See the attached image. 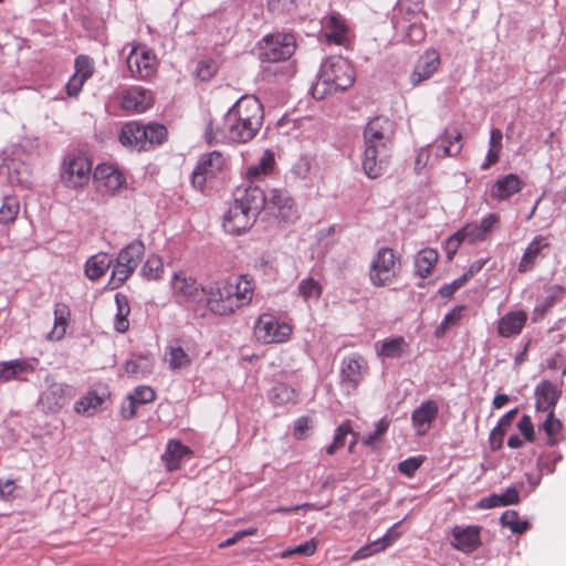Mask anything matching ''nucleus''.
Listing matches in <instances>:
<instances>
[{"label":"nucleus","instance_id":"obj_1","mask_svg":"<svg viewBox=\"0 0 566 566\" xmlns=\"http://www.w3.org/2000/svg\"><path fill=\"white\" fill-rule=\"evenodd\" d=\"M264 119L261 102L252 95L239 98L221 119H211L205 132L208 144H244L252 140Z\"/></svg>","mask_w":566,"mask_h":566},{"label":"nucleus","instance_id":"obj_2","mask_svg":"<svg viewBox=\"0 0 566 566\" xmlns=\"http://www.w3.org/2000/svg\"><path fill=\"white\" fill-rule=\"evenodd\" d=\"M394 124L385 116L370 119L364 129L363 169L371 178L385 174L394 147Z\"/></svg>","mask_w":566,"mask_h":566},{"label":"nucleus","instance_id":"obj_3","mask_svg":"<svg viewBox=\"0 0 566 566\" xmlns=\"http://www.w3.org/2000/svg\"><path fill=\"white\" fill-rule=\"evenodd\" d=\"M254 281L249 275H235L213 282L207 289L206 307L219 316H230L251 304Z\"/></svg>","mask_w":566,"mask_h":566},{"label":"nucleus","instance_id":"obj_4","mask_svg":"<svg viewBox=\"0 0 566 566\" xmlns=\"http://www.w3.org/2000/svg\"><path fill=\"white\" fill-rule=\"evenodd\" d=\"M355 82V71L342 56L326 59L319 69L316 82L312 86L315 99H324L337 92L349 88Z\"/></svg>","mask_w":566,"mask_h":566},{"label":"nucleus","instance_id":"obj_5","mask_svg":"<svg viewBox=\"0 0 566 566\" xmlns=\"http://www.w3.org/2000/svg\"><path fill=\"white\" fill-rule=\"evenodd\" d=\"M170 290L175 302L191 310L198 316H205L207 289L186 271H176L170 279Z\"/></svg>","mask_w":566,"mask_h":566},{"label":"nucleus","instance_id":"obj_6","mask_svg":"<svg viewBox=\"0 0 566 566\" xmlns=\"http://www.w3.org/2000/svg\"><path fill=\"white\" fill-rule=\"evenodd\" d=\"M401 262L390 248H380L369 266V280L376 287L392 284L400 275Z\"/></svg>","mask_w":566,"mask_h":566},{"label":"nucleus","instance_id":"obj_7","mask_svg":"<svg viewBox=\"0 0 566 566\" xmlns=\"http://www.w3.org/2000/svg\"><path fill=\"white\" fill-rule=\"evenodd\" d=\"M292 334V325L271 313L261 314L253 326L255 340L263 345L285 343Z\"/></svg>","mask_w":566,"mask_h":566},{"label":"nucleus","instance_id":"obj_8","mask_svg":"<svg viewBox=\"0 0 566 566\" xmlns=\"http://www.w3.org/2000/svg\"><path fill=\"white\" fill-rule=\"evenodd\" d=\"M295 51V39L290 33H275L259 42V57L263 62L276 63L287 60Z\"/></svg>","mask_w":566,"mask_h":566},{"label":"nucleus","instance_id":"obj_9","mask_svg":"<svg viewBox=\"0 0 566 566\" xmlns=\"http://www.w3.org/2000/svg\"><path fill=\"white\" fill-rule=\"evenodd\" d=\"M92 161L85 155H70L62 165L61 181L67 188L77 189L88 184Z\"/></svg>","mask_w":566,"mask_h":566},{"label":"nucleus","instance_id":"obj_10","mask_svg":"<svg viewBox=\"0 0 566 566\" xmlns=\"http://www.w3.org/2000/svg\"><path fill=\"white\" fill-rule=\"evenodd\" d=\"M48 386L41 392L39 406L46 413H56L74 397V388L64 382L46 378Z\"/></svg>","mask_w":566,"mask_h":566},{"label":"nucleus","instance_id":"obj_11","mask_svg":"<svg viewBox=\"0 0 566 566\" xmlns=\"http://www.w3.org/2000/svg\"><path fill=\"white\" fill-rule=\"evenodd\" d=\"M126 62L132 77L136 80H149L157 72L156 55L145 45L133 46Z\"/></svg>","mask_w":566,"mask_h":566},{"label":"nucleus","instance_id":"obj_12","mask_svg":"<svg viewBox=\"0 0 566 566\" xmlns=\"http://www.w3.org/2000/svg\"><path fill=\"white\" fill-rule=\"evenodd\" d=\"M96 189L104 195H115L126 185L125 175L114 165L99 164L93 171Z\"/></svg>","mask_w":566,"mask_h":566},{"label":"nucleus","instance_id":"obj_13","mask_svg":"<svg viewBox=\"0 0 566 566\" xmlns=\"http://www.w3.org/2000/svg\"><path fill=\"white\" fill-rule=\"evenodd\" d=\"M226 165L223 155L213 150L201 156L191 177V182L195 188L202 190L208 179H211L219 174Z\"/></svg>","mask_w":566,"mask_h":566},{"label":"nucleus","instance_id":"obj_14","mask_svg":"<svg viewBox=\"0 0 566 566\" xmlns=\"http://www.w3.org/2000/svg\"><path fill=\"white\" fill-rule=\"evenodd\" d=\"M154 93L142 86H130L119 94V106L127 114H140L153 107Z\"/></svg>","mask_w":566,"mask_h":566},{"label":"nucleus","instance_id":"obj_15","mask_svg":"<svg viewBox=\"0 0 566 566\" xmlns=\"http://www.w3.org/2000/svg\"><path fill=\"white\" fill-rule=\"evenodd\" d=\"M255 220L254 214L233 201L223 217V229L230 234L239 235L248 231Z\"/></svg>","mask_w":566,"mask_h":566},{"label":"nucleus","instance_id":"obj_16","mask_svg":"<svg viewBox=\"0 0 566 566\" xmlns=\"http://www.w3.org/2000/svg\"><path fill=\"white\" fill-rule=\"evenodd\" d=\"M233 201L258 217L265 206V193L258 185L248 182L235 189Z\"/></svg>","mask_w":566,"mask_h":566},{"label":"nucleus","instance_id":"obj_17","mask_svg":"<svg viewBox=\"0 0 566 566\" xmlns=\"http://www.w3.org/2000/svg\"><path fill=\"white\" fill-rule=\"evenodd\" d=\"M439 415V406L434 400L422 401L411 413V423L416 433L426 436Z\"/></svg>","mask_w":566,"mask_h":566},{"label":"nucleus","instance_id":"obj_18","mask_svg":"<svg viewBox=\"0 0 566 566\" xmlns=\"http://www.w3.org/2000/svg\"><path fill=\"white\" fill-rule=\"evenodd\" d=\"M282 220H290L294 216V201L285 189L273 188L265 195V206Z\"/></svg>","mask_w":566,"mask_h":566},{"label":"nucleus","instance_id":"obj_19","mask_svg":"<svg viewBox=\"0 0 566 566\" xmlns=\"http://www.w3.org/2000/svg\"><path fill=\"white\" fill-rule=\"evenodd\" d=\"M481 530L479 525H469L465 527L455 525L451 531L453 538L451 542L452 547L463 553L475 551L481 545Z\"/></svg>","mask_w":566,"mask_h":566},{"label":"nucleus","instance_id":"obj_20","mask_svg":"<svg viewBox=\"0 0 566 566\" xmlns=\"http://www.w3.org/2000/svg\"><path fill=\"white\" fill-rule=\"evenodd\" d=\"M324 34L328 42L347 46L350 42L346 20L337 12H332L323 20Z\"/></svg>","mask_w":566,"mask_h":566},{"label":"nucleus","instance_id":"obj_21","mask_svg":"<svg viewBox=\"0 0 566 566\" xmlns=\"http://www.w3.org/2000/svg\"><path fill=\"white\" fill-rule=\"evenodd\" d=\"M528 314L524 310L505 313L496 322V333L500 337L511 338L518 336L526 326Z\"/></svg>","mask_w":566,"mask_h":566},{"label":"nucleus","instance_id":"obj_22","mask_svg":"<svg viewBox=\"0 0 566 566\" xmlns=\"http://www.w3.org/2000/svg\"><path fill=\"white\" fill-rule=\"evenodd\" d=\"M146 136L145 125L137 120H130L123 125L118 138L125 147L137 151H147Z\"/></svg>","mask_w":566,"mask_h":566},{"label":"nucleus","instance_id":"obj_23","mask_svg":"<svg viewBox=\"0 0 566 566\" xmlns=\"http://www.w3.org/2000/svg\"><path fill=\"white\" fill-rule=\"evenodd\" d=\"M560 390L549 380L541 381L535 388V406L537 411L546 413L555 412L559 400Z\"/></svg>","mask_w":566,"mask_h":566},{"label":"nucleus","instance_id":"obj_24","mask_svg":"<svg viewBox=\"0 0 566 566\" xmlns=\"http://www.w3.org/2000/svg\"><path fill=\"white\" fill-rule=\"evenodd\" d=\"M440 65V56L436 51H427L418 60L415 70L410 74V82L413 86L431 77Z\"/></svg>","mask_w":566,"mask_h":566},{"label":"nucleus","instance_id":"obj_25","mask_svg":"<svg viewBox=\"0 0 566 566\" xmlns=\"http://www.w3.org/2000/svg\"><path fill=\"white\" fill-rule=\"evenodd\" d=\"M54 323L52 329L45 335L49 342H60L64 338L71 322V308L67 304L59 302L53 308Z\"/></svg>","mask_w":566,"mask_h":566},{"label":"nucleus","instance_id":"obj_26","mask_svg":"<svg viewBox=\"0 0 566 566\" xmlns=\"http://www.w3.org/2000/svg\"><path fill=\"white\" fill-rule=\"evenodd\" d=\"M368 369L366 359L358 354L350 355L343 360L342 378L356 387Z\"/></svg>","mask_w":566,"mask_h":566},{"label":"nucleus","instance_id":"obj_27","mask_svg":"<svg viewBox=\"0 0 566 566\" xmlns=\"http://www.w3.org/2000/svg\"><path fill=\"white\" fill-rule=\"evenodd\" d=\"M524 186L523 180L515 174H509L497 179L491 188L490 196L495 200H507L520 192Z\"/></svg>","mask_w":566,"mask_h":566},{"label":"nucleus","instance_id":"obj_28","mask_svg":"<svg viewBox=\"0 0 566 566\" xmlns=\"http://www.w3.org/2000/svg\"><path fill=\"white\" fill-rule=\"evenodd\" d=\"M380 358H401L409 353L410 345L402 336L388 337L375 344Z\"/></svg>","mask_w":566,"mask_h":566},{"label":"nucleus","instance_id":"obj_29","mask_svg":"<svg viewBox=\"0 0 566 566\" xmlns=\"http://www.w3.org/2000/svg\"><path fill=\"white\" fill-rule=\"evenodd\" d=\"M549 248V243L543 235H536L527 245L518 263V272L526 273L534 269L542 256V251Z\"/></svg>","mask_w":566,"mask_h":566},{"label":"nucleus","instance_id":"obj_30","mask_svg":"<svg viewBox=\"0 0 566 566\" xmlns=\"http://www.w3.org/2000/svg\"><path fill=\"white\" fill-rule=\"evenodd\" d=\"M461 139L462 135L459 130H444V133L436 139L432 147L436 148V155L438 157L457 156L462 149Z\"/></svg>","mask_w":566,"mask_h":566},{"label":"nucleus","instance_id":"obj_31","mask_svg":"<svg viewBox=\"0 0 566 566\" xmlns=\"http://www.w3.org/2000/svg\"><path fill=\"white\" fill-rule=\"evenodd\" d=\"M275 158L271 150H265L260 160L248 167L245 179L249 184H256L274 171Z\"/></svg>","mask_w":566,"mask_h":566},{"label":"nucleus","instance_id":"obj_32","mask_svg":"<svg viewBox=\"0 0 566 566\" xmlns=\"http://www.w3.org/2000/svg\"><path fill=\"white\" fill-rule=\"evenodd\" d=\"M192 451L189 447L182 444L180 441L170 440L167 443L166 451L161 455L168 471H175L179 468L184 458L190 457Z\"/></svg>","mask_w":566,"mask_h":566},{"label":"nucleus","instance_id":"obj_33","mask_svg":"<svg viewBox=\"0 0 566 566\" xmlns=\"http://www.w3.org/2000/svg\"><path fill=\"white\" fill-rule=\"evenodd\" d=\"M127 375L144 378L153 371L154 358L149 354L133 355L124 365Z\"/></svg>","mask_w":566,"mask_h":566},{"label":"nucleus","instance_id":"obj_34","mask_svg":"<svg viewBox=\"0 0 566 566\" xmlns=\"http://www.w3.org/2000/svg\"><path fill=\"white\" fill-rule=\"evenodd\" d=\"M520 502V493L516 488L511 486L502 494H491L479 501L478 507L482 510L493 509L497 506H506L517 504Z\"/></svg>","mask_w":566,"mask_h":566},{"label":"nucleus","instance_id":"obj_35","mask_svg":"<svg viewBox=\"0 0 566 566\" xmlns=\"http://www.w3.org/2000/svg\"><path fill=\"white\" fill-rule=\"evenodd\" d=\"M113 259L107 253L92 255L85 263V275L92 281L99 280L112 266Z\"/></svg>","mask_w":566,"mask_h":566},{"label":"nucleus","instance_id":"obj_36","mask_svg":"<svg viewBox=\"0 0 566 566\" xmlns=\"http://www.w3.org/2000/svg\"><path fill=\"white\" fill-rule=\"evenodd\" d=\"M439 254L434 249L426 248L419 251L415 258V272L418 276L428 277L436 268Z\"/></svg>","mask_w":566,"mask_h":566},{"label":"nucleus","instance_id":"obj_37","mask_svg":"<svg viewBox=\"0 0 566 566\" xmlns=\"http://www.w3.org/2000/svg\"><path fill=\"white\" fill-rule=\"evenodd\" d=\"M348 434L353 436V440L349 444V451H352L354 446L357 443V438L353 431L350 422L345 421L337 427L333 442L326 448V453L333 455L337 450L342 449L345 446L346 437Z\"/></svg>","mask_w":566,"mask_h":566},{"label":"nucleus","instance_id":"obj_38","mask_svg":"<svg viewBox=\"0 0 566 566\" xmlns=\"http://www.w3.org/2000/svg\"><path fill=\"white\" fill-rule=\"evenodd\" d=\"M144 254V243L140 240H135L122 249L117 256L120 259V261H124L126 264L136 270L143 260Z\"/></svg>","mask_w":566,"mask_h":566},{"label":"nucleus","instance_id":"obj_39","mask_svg":"<svg viewBox=\"0 0 566 566\" xmlns=\"http://www.w3.org/2000/svg\"><path fill=\"white\" fill-rule=\"evenodd\" d=\"M539 431H544L547 436V444L555 446L562 439L563 423L555 417V412L546 415L545 420L539 424Z\"/></svg>","mask_w":566,"mask_h":566},{"label":"nucleus","instance_id":"obj_40","mask_svg":"<svg viewBox=\"0 0 566 566\" xmlns=\"http://www.w3.org/2000/svg\"><path fill=\"white\" fill-rule=\"evenodd\" d=\"M103 398L95 391H88L75 402L74 410L82 416H93L103 405Z\"/></svg>","mask_w":566,"mask_h":566},{"label":"nucleus","instance_id":"obj_41","mask_svg":"<svg viewBox=\"0 0 566 566\" xmlns=\"http://www.w3.org/2000/svg\"><path fill=\"white\" fill-rule=\"evenodd\" d=\"M29 370L31 366L24 360L0 361V381H10Z\"/></svg>","mask_w":566,"mask_h":566},{"label":"nucleus","instance_id":"obj_42","mask_svg":"<svg viewBox=\"0 0 566 566\" xmlns=\"http://www.w3.org/2000/svg\"><path fill=\"white\" fill-rule=\"evenodd\" d=\"M117 305V313L115 316V329L119 333H125L129 327V322L127 316L130 313L129 303L126 296L117 294L115 297Z\"/></svg>","mask_w":566,"mask_h":566},{"label":"nucleus","instance_id":"obj_43","mask_svg":"<svg viewBox=\"0 0 566 566\" xmlns=\"http://www.w3.org/2000/svg\"><path fill=\"white\" fill-rule=\"evenodd\" d=\"M113 271L109 280V284L113 289H117L122 286L135 272V270L126 264L124 261L117 256L115 263L113 262Z\"/></svg>","mask_w":566,"mask_h":566},{"label":"nucleus","instance_id":"obj_44","mask_svg":"<svg viewBox=\"0 0 566 566\" xmlns=\"http://www.w3.org/2000/svg\"><path fill=\"white\" fill-rule=\"evenodd\" d=\"M20 212V203L15 197H6L0 207V224L8 226L15 221Z\"/></svg>","mask_w":566,"mask_h":566},{"label":"nucleus","instance_id":"obj_45","mask_svg":"<svg viewBox=\"0 0 566 566\" xmlns=\"http://www.w3.org/2000/svg\"><path fill=\"white\" fill-rule=\"evenodd\" d=\"M145 132L147 136L145 138L147 150L154 146L161 145L168 136L167 128L158 123H149L145 125Z\"/></svg>","mask_w":566,"mask_h":566},{"label":"nucleus","instance_id":"obj_46","mask_svg":"<svg viewBox=\"0 0 566 566\" xmlns=\"http://www.w3.org/2000/svg\"><path fill=\"white\" fill-rule=\"evenodd\" d=\"M503 526L509 527L513 533L523 534L530 527L527 521H520L518 513L515 510L505 511L500 518Z\"/></svg>","mask_w":566,"mask_h":566},{"label":"nucleus","instance_id":"obj_47","mask_svg":"<svg viewBox=\"0 0 566 566\" xmlns=\"http://www.w3.org/2000/svg\"><path fill=\"white\" fill-rule=\"evenodd\" d=\"M323 292V287L318 281L313 277L303 279L298 284V293L304 301H317Z\"/></svg>","mask_w":566,"mask_h":566},{"label":"nucleus","instance_id":"obj_48","mask_svg":"<svg viewBox=\"0 0 566 566\" xmlns=\"http://www.w3.org/2000/svg\"><path fill=\"white\" fill-rule=\"evenodd\" d=\"M392 539L387 534L379 541L373 543V545H366L357 549L350 557L352 562H356L359 559H365L369 556H371L376 552L384 551L387 546L391 544Z\"/></svg>","mask_w":566,"mask_h":566},{"label":"nucleus","instance_id":"obj_49","mask_svg":"<svg viewBox=\"0 0 566 566\" xmlns=\"http://www.w3.org/2000/svg\"><path fill=\"white\" fill-rule=\"evenodd\" d=\"M142 273L147 280L160 279L164 274L163 260L158 255H149L142 269Z\"/></svg>","mask_w":566,"mask_h":566},{"label":"nucleus","instance_id":"obj_50","mask_svg":"<svg viewBox=\"0 0 566 566\" xmlns=\"http://www.w3.org/2000/svg\"><path fill=\"white\" fill-rule=\"evenodd\" d=\"M465 311V306H457L451 312H449L443 321L441 322L440 326L437 328V336H441L444 334V332L453 326L457 325L463 317V313Z\"/></svg>","mask_w":566,"mask_h":566},{"label":"nucleus","instance_id":"obj_51","mask_svg":"<svg viewBox=\"0 0 566 566\" xmlns=\"http://www.w3.org/2000/svg\"><path fill=\"white\" fill-rule=\"evenodd\" d=\"M191 364L189 355L180 347H170L169 366L171 369H180Z\"/></svg>","mask_w":566,"mask_h":566},{"label":"nucleus","instance_id":"obj_52","mask_svg":"<svg viewBox=\"0 0 566 566\" xmlns=\"http://www.w3.org/2000/svg\"><path fill=\"white\" fill-rule=\"evenodd\" d=\"M318 541L312 538L303 544L297 545L294 548L285 549L281 553L282 558H289L294 554L303 555V556H312L315 554L317 549Z\"/></svg>","mask_w":566,"mask_h":566},{"label":"nucleus","instance_id":"obj_53","mask_svg":"<svg viewBox=\"0 0 566 566\" xmlns=\"http://www.w3.org/2000/svg\"><path fill=\"white\" fill-rule=\"evenodd\" d=\"M94 72V63L87 55H78L75 59V75L87 81Z\"/></svg>","mask_w":566,"mask_h":566},{"label":"nucleus","instance_id":"obj_54","mask_svg":"<svg viewBox=\"0 0 566 566\" xmlns=\"http://www.w3.org/2000/svg\"><path fill=\"white\" fill-rule=\"evenodd\" d=\"M128 396L138 406L153 402L156 399V392L150 386H138Z\"/></svg>","mask_w":566,"mask_h":566},{"label":"nucleus","instance_id":"obj_55","mask_svg":"<svg viewBox=\"0 0 566 566\" xmlns=\"http://www.w3.org/2000/svg\"><path fill=\"white\" fill-rule=\"evenodd\" d=\"M459 234H461L465 242L473 244L475 242L484 241L485 238L480 231L478 223H468L463 228L459 230Z\"/></svg>","mask_w":566,"mask_h":566},{"label":"nucleus","instance_id":"obj_56","mask_svg":"<svg viewBox=\"0 0 566 566\" xmlns=\"http://www.w3.org/2000/svg\"><path fill=\"white\" fill-rule=\"evenodd\" d=\"M218 72V64L213 60H206L198 63L196 74L201 81H209Z\"/></svg>","mask_w":566,"mask_h":566},{"label":"nucleus","instance_id":"obj_57","mask_svg":"<svg viewBox=\"0 0 566 566\" xmlns=\"http://www.w3.org/2000/svg\"><path fill=\"white\" fill-rule=\"evenodd\" d=\"M500 223V216L497 213H489L484 218H482L481 222L478 223L481 233L485 238H489L491 232L496 228Z\"/></svg>","mask_w":566,"mask_h":566},{"label":"nucleus","instance_id":"obj_58","mask_svg":"<svg viewBox=\"0 0 566 566\" xmlns=\"http://www.w3.org/2000/svg\"><path fill=\"white\" fill-rule=\"evenodd\" d=\"M422 458L410 457L398 464V470L406 476H412L416 471L420 468Z\"/></svg>","mask_w":566,"mask_h":566},{"label":"nucleus","instance_id":"obj_59","mask_svg":"<svg viewBox=\"0 0 566 566\" xmlns=\"http://www.w3.org/2000/svg\"><path fill=\"white\" fill-rule=\"evenodd\" d=\"M517 429L523 434L526 441H535V430L532 419L528 415H524L517 422Z\"/></svg>","mask_w":566,"mask_h":566},{"label":"nucleus","instance_id":"obj_60","mask_svg":"<svg viewBox=\"0 0 566 566\" xmlns=\"http://www.w3.org/2000/svg\"><path fill=\"white\" fill-rule=\"evenodd\" d=\"M388 427H389V422L386 419H380L376 424L375 431L373 433H369L364 439V441H363L364 444H366V446L375 444L385 434V432L388 430Z\"/></svg>","mask_w":566,"mask_h":566},{"label":"nucleus","instance_id":"obj_61","mask_svg":"<svg viewBox=\"0 0 566 566\" xmlns=\"http://www.w3.org/2000/svg\"><path fill=\"white\" fill-rule=\"evenodd\" d=\"M468 281H469V279L463 274L462 276L455 279L451 283L442 285L439 289V294L442 297H450L455 293V291H458L460 287H462Z\"/></svg>","mask_w":566,"mask_h":566},{"label":"nucleus","instance_id":"obj_62","mask_svg":"<svg viewBox=\"0 0 566 566\" xmlns=\"http://www.w3.org/2000/svg\"><path fill=\"white\" fill-rule=\"evenodd\" d=\"M462 242L465 241L463 237L459 234V230L447 240L444 250L449 260L455 255Z\"/></svg>","mask_w":566,"mask_h":566},{"label":"nucleus","instance_id":"obj_63","mask_svg":"<svg viewBox=\"0 0 566 566\" xmlns=\"http://www.w3.org/2000/svg\"><path fill=\"white\" fill-rule=\"evenodd\" d=\"M85 82L86 81L84 78L73 74L66 84L67 95L71 97L77 96Z\"/></svg>","mask_w":566,"mask_h":566},{"label":"nucleus","instance_id":"obj_64","mask_svg":"<svg viewBox=\"0 0 566 566\" xmlns=\"http://www.w3.org/2000/svg\"><path fill=\"white\" fill-rule=\"evenodd\" d=\"M504 434H505V430L500 428V427H495L491 431V433H490V447H491V449L493 451L499 450L502 447Z\"/></svg>","mask_w":566,"mask_h":566}]
</instances>
